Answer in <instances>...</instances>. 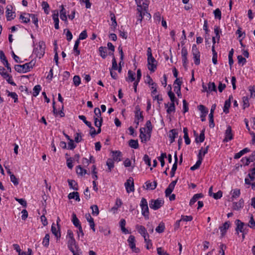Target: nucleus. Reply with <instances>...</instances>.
I'll return each instance as SVG.
<instances>
[{
  "instance_id": "43",
  "label": "nucleus",
  "mask_w": 255,
  "mask_h": 255,
  "mask_svg": "<svg viewBox=\"0 0 255 255\" xmlns=\"http://www.w3.org/2000/svg\"><path fill=\"white\" fill-rule=\"evenodd\" d=\"M208 145L205 148H201V149L199 150L198 155H201V158L203 159L204 156L208 152Z\"/></svg>"
},
{
  "instance_id": "16",
  "label": "nucleus",
  "mask_w": 255,
  "mask_h": 255,
  "mask_svg": "<svg viewBox=\"0 0 255 255\" xmlns=\"http://www.w3.org/2000/svg\"><path fill=\"white\" fill-rule=\"evenodd\" d=\"M233 99L232 95L229 96V99L225 101L223 107V111L225 113L228 114L229 112V109L231 106V101Z\"/></svg>"
},
{
  "instance_id": "23",
  "label": "nucleus",
  "mask_w": 255,
  "mask_h": 255,
  "mask_svg": "<svg viewBox=\"0 0 255 255\" xmlns=\"http://www.w3.org/2000/svg\"><path fill=\"white\" fill-rule=\"evenodd\" d=\"M135 119L140 120L141 121L143 119L142 112L140 111V109L138 107H136L135 108Z\"/></svg>"
},
{
  "instance_id": "10",
  "label": "nucleus",
  "mask_w": 255,
  "mask_h": 255,
  "mask_svg": "<svg viewBox=\"0 0 255 255\" xmlns=\"http://www.w3.org/2000/svg\"><path fill=\"white\" fill-rule=\"evenodd\" d=\"M151 133L146 132V128H142L140 129L139 137L141 139V142H146L150 139Z\"/></svg>"
},
{
  "instance_id": "1",
  "label": "nucleus",
  "mask_w": 255,
  "mask_h": 255,
  "mask_svg": "<svg viewBox=\"0 0 255 255\" xmlns=\"http://www.w3.org/2000/svg\"><path fill=\"white\" fill-rule=\"evenodd\" d=\"M147 56L148 69L151 72H154L157 69V62L152 56V50L150 47L147 48Z\"/></svg>"
},
{
  "instance_id": "26",
  "label": "nucleus",
  "mask_w": 255,
  "mask_h": 255,
  "mask_svg": "<svg viewBox=\"0 0 255 255\" xmlns=\"http://www.w3.org/2000/svg\"><path fill=\"white\" fill-rule=\"evenodd\" d=\"M68 197L69 199H73L78 202L80 201L79 195L77 192H73L69 193Z\"/></svg>"
},
{
  "instance_id": "18",
  "label": "nucleus",
  "mask_w": 255,
  "mask_h": 255,
  "mask_svg": "<svg viewBox=\"0 0 255 255\" xmlns=\"http://www.w3.org/2000/svg\"><path fill=\"white\" fill-rule=\"evenodd\" d=\"M60 17L61 19L64 21H67V13L63 5H61L60 6Z\"/></svg>"
},
{
  "instance_id": "32",
  "label": "nucleus",
  "mask_w": 255,
  "mask_h": 255,
  "mask_svg": "<svg viewBox=\"0 0 255 255\" xmlns=\"http://www.w3.org/2000/svg\"><path fill=\"white\" fill-rule=\"evenodd\" d=\"M76 173L81 176H84L87 173V171L86 169L83 168L81 165H78L76 167Z\"/></svg>"
},
{
  "instance_id": "3",
  "label": "nucleus",
  "mask_w": 255,
  "mask_h": 255,
  "mask_svg": "<svg viewBox=\"0 0 255 255\" xmlns=\"http://www.w3.org/2000/svg\"><path fill=\"white\" fill-rule=\"evenodd\" d=\"M66 238L68 240V248L71 252H74V250H77L76 241L74 238L73 232L71 230L67 231Z\"/></svg>"
},
{
  "instance_id": "8",
  "label": "nucleus",
  "mask_w": 255,
  "mask_h": 255,
  "mask_svg": "<svg viewBox=\"0 0 255 255\" xmlns=\"http://www.w3.org/2000/svg\"><path fill=\"white\" fill-rule=\"evenodd\" d=\"M125 186L128 193L133 192L134 190V180L132 177H129L125 183Z\"/></svg>"
},
{
  "instance_id": "62",
  "label": "nucleus",
  "mask_w": 255,
  "mask_h": 255,
  "mask_svg": "<svg viewBox=\"0 0 255 255\" xmlns=\"http://www.w3.org/2000/svg\"><path fill=\"white\" fill-rule=\"evenodd\" d=\"M214 14L215 18H218V19H221V11L219 8L216 9L214 11Z\"/></svg>"
},
{
  "instance_id": "6",
  "label": "nucleus",
  "mask_w": 255,
  "mask_h": 255,
  "mask_svg": "<svg viewBox=\"0 0 255 255\" xmlns=\"http://www.w3.org/2000/svg\"><path fill=\"white\" fill-rule=\"evenodd\" d=\"M164 201L161 199H152L149 201V207L151 209L156 210L163 206Z\"/></svg>"
},
{
  "instance_id": "27",
  "label": "nucleus",
  "mask_w": 255,
  "mask_h": 255,
  "mask_svg": "<svg viewBox=\"0 0 255 255\" xmlns=\"http://www.w3.org/2000/svg\"><path fill=\"white\" fill-rule=\"evenodd\" d=\"M72 222L74 225L78 228L81 226L79 220L77 218L76 215L73 213L72 215Z\"/></svg>"
},
{
  "instance_id": "57",
  "label": "nucleus",
  "mask_w": 255,
  "mask_h": 255,
  "mask_svg": "<svg viewBox=\"0 0 255 255\" xmlns=\"http://www.w3.org/2000/svg\"><path fill=\"white\" fill-rule=\"evenodd\" d=\"M237 59L238 63L239 64H242V66L244 65L247 62L246 58L243 57L242 55H238Z\"/></svg>"
},
{
  "instance_id": "42",
  "label": "nucleus",
  "mask_w": 255,
  "mask_h": 255,
  "mask_svg": "<svg viewBox=\"0 0 255 255\" xmlns=\"http://www.w3.org/2000/svg\"><path fill=\"white\" fill-rule=\"evenodd\" d=\"M6 93H7V96L8 97H10L14 100V103L17 102L18 96H17V95L15 92H10L8 90H6Z\"/></svg>"
},
{
  "instance_id": "48",
  "label": "nucleus",
  "mask_w": 255,
  "mask_h": 255,
  "mask_svg": "<svg viewBox=\"0 0 255 255\" xmlns=\"http://www.w3.org/2000/svg\"><path fill=\"white\" fill-rule=\"evenodd\" d=\"M91 209L92 211V214L94 216H97L99 214V208L97 205H93L91 206Z\"/></svg>"
},
{
  "instance_id": "44",
  "label": "nucleus",
  "mask_w": 255,
  "mask_h": 255,
  "mask_svg": "<svg viewBox=\"0 0 255 255\" xmlns=\"http://www.w3.org/2000/svg\"><path fill=\"white\" fill-rule=\"evenodd\" d=\"M157 184L155 182H146V189L153 190L156 187Z\"/></svg>"
},
{
  "instance_id": "64",
  "label": "nucleus",
  "mask_w": 255,
  "mask_h": 255,
  "mask_svg": "<svg viewBox=\"0 0 255 255\" xmlns=\"http://www.w3.org/2000/svg\"><path fill=\"white\" fill-rule=\"evenodd\" d=\"M198 109L203 115H207L208 112V110L203 105L199 106Z\"/></svg>"
},
{
  "instance_id": "38",
  "label": "nucleus",
  "mask_w": 255,
  "mask_h": 255,
  "mask_svg": "<svg viewBox=\"0 0 255 255\" xmlns=\"http://www.w3.org/2000/svg\"><path fill=\"white\" fill-rule=\"evenodd\" d=\"M80 42V41L78 39H77L74 45L73 50L75 52V55L76 56H78L80 53V51L78 49V46L79 45Z\"/></svg>"
},
{
  "instance_id": "63",
  "label": "nucleus",
  "mask_w": 255,
  "mask_h": 255,
  "mask_svg": "<svg viewBox=\"0 0 255 255\" xmlns=\"http://www.w3.org/2000/svg\"><path fill=\"white\" fill-rule=\"evenodd\" d=\"M73 82L76 86H79L81 83V79L79 76H74L73 77Z\"/></svg>"
},
{
  "instance_id": "31",
  "label": "nucleus",
  "mask_w": 255,
  "mask_h": 255,
  "mask_svg": "<svg viewBox=\"0 0 255 255\" xmlns=\"http://www.w3.org/2000/svg\"><path fill=\"white\" fill-rule=\"evenodd\" d=\"M183 131L184 133V138L185 139V142L187 145H188L190 143V139L189 138L188 134V129L187 128H184L183 129Z\"/></svg>"
},
{
  "instance_id": "61",
  "label": "nucleus",
  "mask_w": 255,
  "mask_h": 255,
  "mask_svg": "<svg viewBox=\"0 0 255 255\" xmlns=\"http://www.w3.org/2000/svg\"><path fill=\"white\" fill-rule=\"evenodd\" d=\"M148 238L149 237H145V238H144V242L146 243V248L148 250L151 249L152 247L151 241Z\"/></svg>"
},
{
  "instance_id": "41",
  "label": "nucleus",
  "mask_w": 255,
  "mask_h": 255,
  "mask_svg": "<svg viewBox=\"0 0 255 255\" xmlns=\"http://www.w3.org/2000/svg\"><path fill=\"white\" fill-rule=\"evenodd\" d=\"M100 56L104 59L107 57V49L106 47H100L99 49Z\"/></svg>"
},
{
  "instance_id": "54",
  "label": "nucleus",
  "mask_w": 255,
  "mask_h": 255,
  "mask_svg": "<svg viewBox=\"0 0 255 255\" xmlns=\"http://www.w3.org/2000/svg\"><path fill=\"white\" fill-rule=\"evenodd\" d=\"M247 226L248 227H249L250 228L253 229H255V221L254 219L253 215L251 216L249 224Z\"/></svg>"
},
{
  "instance_id": "9",
  "label": "nucleus",
  "mask_w": 255,
  "mask_h": 255,
  "mask_svg": "<svg viewBox=\"0 0 255 255\" xmlns=\"http://www.w3.org/2000/svg\"><path fill=\"white\" fill-rule=\"evenodd\" d=\"M127 241L128 244L129 248L131 249L133 252L137 253L139 252V250L138 248H136L135 239V237L133 236H129Z\"/></svg>"
},
{
  "instance_id": "49",
  "label": "nucleus",
  "mask_w": 255,
  "mask_h": 255,
  "mask_svg": "<svg viewBox=\"0 0 255 255\" xmlns=\"http://www.w3.org/2000/svg\"><path fill=\"white\" fill-rule=\"evenodd\" d=\"M42 7L43 9L44 12L48 14L49 13V5L46 1H43L42 2Z\"/></svg>"
},
{
  "instance_id": "13",
  "label": "nucleus",
  "mask_w": 255,
  "mask_h": 255,
  "mask_svg": "<svg viewBox=\"0 0 255 255\" xmlns=\"http://www.w3.org/2000/svg\"><path fill=\"white\" fill-rule=\"evenodd\" d=\"M233 138V135L232 132V128L230 126H228L225 133V138L224 139V142H228L232 140Z\"/></svg>"
},
{
  "instance_id": "52",
  "label": "nucleus",
  "mask_w": 255,
  "mask_h": 255,
  "mask_svg": "<svg viewBox=\"0 0 255 255\" xmlns=\"http://www.w3.org/2000/svg\"><path fill=\"white\" fill-rule=\"evenodd\" d=\"M168 95L170 99L171 103H174L175 102H177L178 100L176 99L174 94L171 91H169L168 92Z\"/></svg>"
},
{
  "instance_id": "5",
  "label": "nucleus",
  "mask_w": 255,
  "mask_h": 255,
  "mask_svg": "<svg viewBox=\"0 0 255 255\" xmlns=\"http://www.w3.org/2000/svg\"><path fill=\"white\" fill-rule=\"evenodd\" d=\"M236 224L237 225L236 231L238 234H239V232L248 234L249 229L247 224L242 222L240 220H237L236 221Z\"/></svg>"
},
{
  "instance_id": "12",
  "label": "nucleus",
  "mask_w": 255,
  "mask_h": 255,
  "mask_svg": "<svg viewBox=\"0 0 255 255\" xmlns=\"http://www.w3.org/2000/svg\"><path fill=\"white\" fill-rule=\"evenodd\" d=\"M6 17L7 20H11L15 16L14 12L12 11V6L8 5L6 7Z\"/></svg>"
},
{
  "instance_id": "46",
  "label": "nucleus",
  "mask_w": 255,
  "mask_h": 255,
  "mask_svg": "<svg viewBox=\"0 0 255 255\" xmlns=\"http://www.w3.org/2000/svg\"><path fill=\"white\" fill-rule=\"evenodd\" d=\"M49 239L50 236L48 234L45 235L44 238L43 239L42 245L46 247H47L49 244Z\"/></svg>"
},
{
  "instance_id": "50",
  "label": "nucleus",
  "mask_w": 255,
  "mask_h": 255,
  "mask_svg": "<svg viewBox=\"0 0 255 255\" xmlns=\"http://www.w3.org/2000/svg\"><path fill=\"white\" fill-rule=\"evenodd\" d=\"M164 229H165L164 224L163 223L161 222L156 228L155 231L157 233H161L164 231Z\"/></svg>"
},
{
  "instance_id": "53",
  "label": "nucleus",
  "mask_w": 255,
  "mask_h": 255,
  "mask_svg": "<svg viewBox=\"0 0 255 255\" xmlns=\"http://www.w3.org/2000/svg\"><path fill=\"white\" fill-rule=\"evenodd\" d=\"M74 140L79 143L82 140V135L81 133L76 132L74 134Z\"/></svg>"
},
{
  "instance_id": "56",
  "label": "nucleus",
  "mask_w": 255,
  "mask_h": 255,
  "mask_svg": "<svg viewBox=\"0 0 255 255\" xmlns=\"http://www.w3.org/2000/svg\"><path fill=\"white\" fill-rule=\"evenodd\" d=\"M146 128V132L150 133L151 132L152 129V126L151 123V122L150 121H147L145 124Z\"/></svg>"
},
{
  "instance_id": "37",
  "label": "nucleus",
  "mask_w": 255,
  "mask_h": 255,
  "mask_svg": "<svg viewBox=\"0 0 255 255\" xmlns=\"http://www.w3.org/2000/svg\"><path fill=\"white\" fill-rule=\"evenodd\" d=\"M135 73L131 70H129L128 73V78L127 81L128 82H133L135 80Z\"/></svg>"
},
{
  "instance_id": "25",
  "label": "nucleus",
  "mask_w": 255,
  "mask_h": 255,
  "mask_svg": "<svg viewBox=\"0 0 255 255\" xmlns=\"http://www.w3.org/2000/svg\"><path fill=\"white\" fill-rule=\"evenodd\" d=\"M229 227V222H226L221 227H220V230L222 236H223L226 233Z\"/></svg>"
},
{
  "instance_id": "33",
  "label": "nucleus",
  "mask_w": 255,
  "mask_h": 255,
  "mask_svg": "<svg viewBox=\"0 0 255 255\" xmlns=\"http://www.w3.org/2000/svg\"><path fill=\"white\" fill-rule=\"evenodd\" d=\"M177 135V132L175 129H171L170 131L169 138L171 143H172L174 141L175 138L176 137Z\"/></svg>"
},
{
  "instance_id": "24",
  "label": "nucleus",
  "mask_w": 255,
  "mask_h": 255,
  "mask_svg": "<svg viewBox=\"0 0 255 255\" xmlns=\"http://www.w3.org/2000/svg\"><path fill=\"white\" fill-rule=\"evenodd\" d=\"M68 183L71 189H72L74 190H78V184L75 180L68 179Z\"/></svg>"
},
{
  "instance_id": "19",
  "label": "nucleus",
  "mask_w": 255,
  "mask_h": 255,
  "mask_svg": "<svg viewBox=\"0 0 255 255\" xmlns=\"http://www.w3.org/2000/svg\"><path fill=\"white\" fill-rule=\"evenodd\" d=\"M244 160H246L245 165H248L250 162L255 160V150L249 157H244L241 160L242 161H243Z\"/></svg>"
},
{
  "instance_id": "39",
  "label": "nucleus",
  "mask_w": 255,
  "mask_h": 255,
  "mask_svg": "<svg viewBox=\"0 0 255 255\" xmlns=\"http://www.w3.org/2000/svg\"><path fill=\"white\" fill-rule=\"evenodd\" d=\"M41 90V87L40 85H37L35 86L33 89V96L35 97L37 96Z\"/></svg>"
},
{
  "instance_id": "51",
  "label": "nucleus",
  "mask_w": 255,
  "mask_h": 255,
  "mask_svg": "<svg viewBox=\"0 0 255 255\" xmlns=\"http://www.w3.org/2000/svg\"><path fill=\"white\" fill-rule=\"evenodd\" d=\"M205 139L204 130H202L198 137H196V142H202Z\"/></svg>"
},
{
  "instance_id": "7",
  "label": "nucleus",
  "mask_w": 255,
  "mask_h": 255,
  "mask_svg": "<svg viewBox=\"0 0 255 255\" xmlns=\"http://www.w3.org/2000/svg\"><path fill=\"white\" fill-rule=\"evenodd\" d=\"M192 53L193 55L194 63L198 65L200 63V53L198 50L196 45H193L192 47Z\"/></svg>"
},
{
  "instance_id": "45",
  "label": "nucleus",
  "mask_w": 255,
  "mask_h": 255,
  "mask_svg": "<svg viewBox=\"0 0 255 255\" xmlns=\"http://www.w3.org/2000/svg\"><path fill=\"white\" fill-rule=\"evenodd\" d=\"M106 164L108 167V171H111L112 168L114 167V162L112 159L109 158L106 162Z\"/></svg>"
},
{
  "instance_id": "55",
  "label": "nucleus",
  "mask_w": 255,
  "mask_h": 255,
  "mask_svg": "<svg viewBox=\"0 0 255 255\" xmlns=\"http://www.w3.org/2000/svg\"><path fill=\"white\" fill-rule=\"evenodd\" d=\"M94 118L95 126L96 127H97V128H100L102 126L103 119L102 118Z\"/></svg>"
},
{
  "instance_id": "21",
  "label": "nucleus",
  "mask_w": 255,
  "mask_h": 255,
  "mask_svg": "<svg viewBox=\"0 0 255 255\" xmlns=\"http://www.w3.org/2000/svg\"><path fill=\"white\" fill-rule=\"evenodd\" d=\"M165 108H167L166 112L168 114H171L172 112H174L175 111V106L174 103H168L165 104Z\"/></svg>"
},
{
  "instance_id": "34",
  "label": "nucleus",
  "mask_w": 255,
  "mask_h": 255,
  "mask_svg": "<svg viewBox=\"0 0 255 255\" xmlns=\"http://www.w3.org/2000/svg\"><path fill=\"white\" fill-rule=\"evenodd\" d=\"M213 91L217 92L216 85L214 82H209L208 85V93Z\"/></svg>"
},
{
  "instance_id": "20",
  "label": "nucleus",
  "mask_w": 255,
  "mask_h": 255,
  "mask_svg": "<svg viewBox=\"0 0 255 255\" xmlns=\"http://www.w3.org/2000/svg\"><path fill=\"white\" fill-rule=\"evenodd\" d=\"M126 221L124 219L121 220L120 222V226L121 227L122 232L125 234H129L130 232L126 228Z\"/></svg>"
},
{
  "instance_id": "30",
  "label": "nucleus",
  "mask_w": 255,
  "mask_h": 255,
  "mask_svg": "<svg viewBox=\"0 0 255 255\" xmlns=\"http://www.w3.org/2000/svg\"><path fill=\"white\" fill-rule=\"evenodd\" d=\"M22 69L23 70V73H26L32 68V65L31 62L26 63L23 65H21Z\"/></svg>"
},
{
  "instance_id": "59",
  "label": "nucleus",
  "mask_w": 255,
  "mask_h": 255,
  "mask_svg": "<svg viewBox=\"0 0 255 255\" xmlns=\"http://www.w3.org/2000/svg\"><path fill=\"white\" fill-rule=\"evenodd\" d=\"M214 32L216 34L218 40L219 41L220 38V33L221 32V29L219 26H215L214 27Z\"/></svg>"
},
{
  "instance_id": "29",
  "label": "nucleus",
  "mask_w": 255,
  "mask_h": 255,
  "mask_svg": "<svg viewBox=\"0 0 255 255\" xmlns=\"http://www.w3.org/2000/svg\"><path fill=\"white\" fill-rule=\"evenodd\" d=\"M248 176L251 180L255 179V162L253 164V168L250 170Z\"/></svg>"
},
{
  "instance_id": "11",
  "label": "nucleus",
  "mask_w": 255,
  "mask_h": 255,
  "mask_svg": "<svg viewBox=\"0 0 255 255\" xmlns=\"http://www.w3.org/2000/svg\"><path fill=\"white\" fill-rule=\"evenodd\" d=\"M135 227L138 233L140 234L143 238H145V237H149V235L147 230L144 226L137 224L135 225Z\"/></svg>"
},
{
  "instance_id": "40",
  "label": "nucleus",
  "mask_w": 255,
  "mask_h": 255,
  "mask_svg": "<svg viewBox=\"0 0 255 255\" xmlns=\"http://www.w3.org/2000/svg\"><path fill=\"white\" fill-rule=\"evenodd\" d=\"M129 146L131 148L137 149L138 147V143L137 140L130 139L129 141Z\"/></svg>"
},
{
  "instance_id": "22",
  "label": "nucleus",
  "mask_w": 255,
  "mask_h": 255,
  "mask_svg": "<svg viewBox=\"0 0 255 255\" xmlns=\"http://www.w3.org/2000/svg\"><path fill=\"white\" fill-rule=\"evenodd\" d=\"M113 161L119 162L121 160L122 153L119 151H113Z\"/></svg>"
},
{
  "instance_id": "47",
  "label": "nucleus",
  "mask_w": 255,
  "mask_h": 255,
  "mask_svg": "<svg viewBox=\"0 0 255 255\" xmlns=\"http://www.w3.org/2000/svg\"><path fill=\"white\" fill-rule=\"evenodd\" d=\"M30 19H31L32 22L36 27H38V18L36 14L30 13L29 15Z\"/></svg>"
},
{
  "instance_id": "35",
  "label": "nucleus",
  "mask_w": 255,
  "mask_h": 255,
  "mask_svg": "<svg viewBox=\"0 0 255 255\" xmlns=\"http://www.w3.org/2000/svg\"><path fill=\"white\" fill-rule=\"evenodd\" d=\"M30 13H24L23 14H21L20 16V19L22 20V22L23 23H28L30 21V17H29Z\"/></svg>"
},
{
  "instance_id": "15",
  "label": "nucleus",
  "mask_w": 255,
  "mask_h": 255,
  "mask_svg": "<svg viewBox=\"0 0 255 255\" xmlns=\"http://www.w3.org/2000/svg\"><path fill=\"white\" fill-rule=\"evenodd\" d=\"M137 21H139L140 23L142 18L144 17V6H138L137 8Z\"/></svg>"
},
{
  "instance_id": "58",
  "label": "nucleus",
  "mask_w": 255,
  "mask_h": 255,
  "mask_svg": "<svg viewBox=\"0 0 255 255\" xmlns=\"http://www.w3.org/2000/svg\"><path fill=\"white\" fill-rule=\"evenodd\" d=\"M193 219V217L191 216H181V219L179 220L178 222H180L181 221H185V222H188V221H191Z\"/></svg>"
},
{
  "instance_id": "60",
  "label": "nucleus",
  "mask_w": 255,
  "mask_h": 255,
  "mask_svg": "<svg viewBox=\"0 0 255 255\" xmlns=\"http://www.w3.org/2000/svg\"><path fill=\"white\" fill-rule=\"evenodd\" d=\"M0 74L5 79L8 77V74L5 71V69L1 66H0Z\"/></svg>"
},
{
  "instance_id": "28",
  "label": "nucleus",
  "mask_w": 255,
  "mask_h": 255,
  "mask_svg": "<svg viewBox=\"0 0 255 255\" xmlns=\"http://www.w3.org/2000/svg\"><path fill=\"white\" fill-rule=\"evenodd\" d=\"M51 231L57 238L60 237L59 228V227L56 228L54 224L52 225Z\"/></svg>"
},
{
  "instance_id": "14",
  "label": "nucleus",
  "mask_w": 255,
  "mask_h": 255,
  "mask_svg": "<svg viewBox=\"0 0 255 255\" xmlns=\"http://www.w3.org/2000/svg\"><path fill=\"white\" fill-rule=\"evenodd\" d=\"M244 201L243 199H240L238 202H233L232 208L234 210H240L244 207Z\"/></svg>"
},
{
  "instance_id": "4",
  "label": "nucleus",
  "mask_w": 255,
  "mask_h": 255,
  "mask_svg": "<svg viewBox=\"0 0 255 255\" xmlns=\"http://www.w3.org/2000/svg\"><path fill=\"white\" fill-rule=\"evenodd\" d=\"M140 206L141 209V214L145 219H149V209L146 200L142 198L140 201Z\"/></svg>"
},
{
  "instance_id": "17",
  "label": "nucleus",
  "mask_w": 255,
  "mask_h": 255,
  "mask_svg": "<svg viewBox=\"0 0 255 255\" xmlns=\"http://www.w3.org/2000/svg\"><path fill=\"white\" fill-rule=\"evenodd\" d=\"M230 193L231 195V201H233L235 199H236L240 196L241 191L240 189L236 188L232 189Z\"/></svg>"
},
{
  "instance_id": "36",
  "label": "nucleus",
  "mask_w": 255,
  "mask_h": 255,
  "mask_svg": "<svg viewBox=\"0 0 255 255\" xmlns=\"http://www.w3.org/2000/svg\"><path fill=\"white\" fill-rule=\"evenodd\" d=\"M243 107L244 109L250 106L249 98L247 96H244L242 98Z\"/></svg>"
},
{
  "instance_id": "2",
  "label": "nucleus",
  "mask_w": 255,
  "mask_h": 255,
  "mask_svg": "<svg viewBox=\"0 0 255 255\" xmlns=\"http://www.w3.org/2000/svg\"><path fill=\"white\" fill-rule=\"evenodd\" d=\"M45 44L43 41H40L38 43L34 44L33 53L37 58L40 59L45 53Z\"/></svg>"
}]
</instances>
